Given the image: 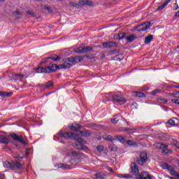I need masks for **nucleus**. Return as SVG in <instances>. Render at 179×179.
I'll return each mask as SVG.
<instances>
[{
	"instance_id": "e2e57ef3",
	"label": "nucleus",
	"mask_w": 179,
	"mask_h": 179,
	"mask_svg": "<svg viewBox=\"0 0 179 179\" xmlns=\"http://www.w3.org/2000/svg\"><path fill=\"white\" fill-rule=\"evenodd\" d=\"M175 87H176L177 89H179V85L175 86Z\"/></svg>"
},
{
	"instance_id": "58836bf2",
	"label": "nucleus",
	"mask_w": 179,
	"mask_h": 179,
	"mask_svg": "<svg viewBox=\"0 0 179 179\" xmlns=\"http://www.w3.org/2000/svg\"><path fill=\"white\" fill-rule=\"evenodd\" d=\"M159 92H160V90H155L151 92V94H152V96H155V94H157V93H159Z\"/></svg>"
},
{
	"instance_id": "f8f14e48",
	"label": "nucleus",
	"mask_w": 179,
	"mask_h": 179,
	"mask_svg": "<svg viewBox=\"0 0 179 179\" xmlns=\"http://www.w3.org/2000/svg\"><path fill=\"white\" fill-rule=\"evenodd\" d=\"M136 178L137 179H152V176L148 172H142L140 174L136 175Z\"/></svg>"
},
{
	"instance_id": "bf43d9fd",
	"label": "nucleus",
	"mask_w": 179,
	"mask_h": 179,
	"mask_svg": "<svg viewBox=\"0 0 179 179\" xmlns=\"http://www.w3.org/2000/svg\"><path fill=\"white\" fill-rule=\"evenodd\" d=\"M98 141H101V136L98 137Z\"/></svg>"
},
{
	"instance_id": "b1692460",
	"label": "nucleus",
	"mask_w": 179,
	"mask_h": 179,
	"mask_svg": "<svg viewBox=\"0 0 179 179\" xmlns=\"http://www.w3.org/2000/svg\"><path fill=\"white\" fill-rule=\"evenodd\" d=\"M126 40L127 41H128V43H132V41L136 40V36L131 35L129 36L126 37Z\"/></svg>"
},
{
	"instance_id": "4468645a",
	"label": "nucleus",
	"mask_w": 179,
	"mask_h": 179,
	"mask_svg": "<svg viewBox=\"0 0 179 179\" xmlns=\"http://www.w3.org/2000/svg\"><path fill=\"white\" fill-rule=\"evenodd\" d=\"M103 47L104 48H114L117 47V43L113 41L106 42L103 43Z\"/></svg>"
},
{
	"instance_id": "49530a36",
	"label": "nucleus",
	"mask_w": 179,
	"mask_h": 179,
	"mask_svg": "<svg viewBox=\"0 0 179 179\" xmlns=\"http://www.w3.org/2000/svg\"><path fill=\"white\" fill-rule=\"evenodd\" d=\"M27 15H30L31 16H33V15H34V13H33V11L31 10H28L27 11Z\"/></svg>"
},
{
	"instance_id": "09e8293b",
	"label": "nucleus",
	"mask_w": 179,
	"mask_h": 179,
	"mask_svg": "<svg viewBox=\"0 0 179 179\" xmlns=\"http://www.w3.org/2000/svg\"><path fill=\"white\" fill-rule=\"evenodd\" d=\"M122 58H123V57H122L121 58H120V57H118V56H116V57H115V61H122Z\"/></svg>"
},
{
	"instance_id": "412c9836",
	"label": "nucleus",
	"mask_w": 179,
	"mask_h": 179,
	"mask_svg": "<svg viewBox=\"0 0 179 179\" xmlns=\"http://www.w3.org/2000/svg\"><path fill=\"white\" fill-rule=\"evenodd\" d=\"M23 78H24V75L23 74H13V78L14 79V80H20V79H23Z\"/></svg>"
},
{
	"instance_id": "bb28decb",
	"label": "nucleus",
	"mask_w": 179,
	"mask_h": 179,
	"mask_svg": "<svg viewBox=\"0 0 179 179\" xmlns=\"http://www.w3.org/2000/svg\"><path fill=\"white\" fill-rule=\"evenodd\" d=\"M0 142L1 143H5L6 145H8V143H9V139H8L6 136H1L0 137Z\"/></svg>"
},
{
	"instance_id": "6ab92c4d",
	"label": "nucleus",
	"mask_w": 179,
	"mask_h": 179,
	"mask_svg": "<svg viewBox=\"0 0 179 179\" xmlns=\"http://www.w3.org/2000/svg\"><path fill=\"white\" fill-rule=\"evenodd\" d=\"M171 2V0H166L162 5L159 6L157 8V11L163 10V9H164V8H166V6H167Z\"/></svg>"
},
{
	"instance_id": "473e14b6",
	"label": "nucleus",
	"mask_w": 179,
	"mask_h": 179,
	"mask_svg": "<svg viewBox=\"0 0 179 179\" xmlns=\"http://www.w3.org/2000/svg\"><path fill=\"white\" fill-rule=\"evenodd\" d=\"M157 101L158 103H163L164 104H166V103H167V99H164V98H157Z\"/></svg>"
},
{
	"instance_id": "0e129e2a",
	"label": "nucleus",
	"mask_w": 179,
	"mask_h": 179,
	"mask_svg": "<svg viewBox=\"0 0 179 179\" xmlns=\"http://www.w3.org/2000/svg\"><path fill=\"white\" fill-rule=\"evenodd\" d=\"M35 1H42V0H35Z\"/></svg>"
},
{
	"instance_id": "dca6fc26",
	"label": "nucleus",
	"mask_w": 179,
	"mask_h": 179,
	"mask_svg": "<svg viewBox=\"0 0 179 179\" xmlns=\"http://www.w3.org/2000/svg\"><path fill=\"white\" fill-rule=\"evenodd\" d=\"M131 169L132 174H138V173H139V168H138V165H136V163H131Z\"/></svg>"
},
{
	"instance_id": "680f3d73",
	"label": "nucleus",
	"mask_w": 179,
	"mask_h": 179,
	"mask_svg": "<svg viewBox=\"0 0 179 179\" xmlns=\"http://www.w3.org/2000/svg\"><path fill=\"white\" fill-rule=\"evenodd\" d=\"M0 2H5V0H0Z\"/></svg>"
},
{
	"instance_id": "4c0bfd02",
	"label": "nucleus",
	"mask_w": 179,
	"mask_h": 179,
	"mask_svg": "<svg viewBox=\"0 0 179 179\" xmlns=\"http://www.w3.org/2000/svg\"><path fill=\"white\" fill-rule=\"evenodd\" d=\"M110 149L113 152H117V150H118V148H117L115 145H110Z\"/></svg>"
},
{
	"instance_id": "69168bd1",
	"label": "nucleus",
	"mask_w": 179,
	"mask_h": 179,
	"mask_svg": "<svg viewBox=\"0 0 179 179\" xmlns=\"http://www.w3.org/2000/svg\"><path fill=\"white\" fill-rule=\"evenodd\" d=\"M59 1H62L63 0H59Z\"/></svg>"
},
{
	"instance_id": "f257e3e1",
	"label": "nucleus",
	"mask_w": 179,
	"mask_h": 179,
	"mask_svg": "<svg viewBox=\"0 0 179 179\" xmlns=\"http://www.w3.org/2000/svg\"><path fill=\"white\" fill-rule=\"evenodd\" d=\"M82 59H83L81 57H69L64 59L62 64H52V66H50L52 69V72L55 71L57 69H68L69 67L75 65L78 61V62H80Z\"/></svg>"
},
{
	"instance_id": "a18cd8bd",
	"label": "nucleus",
	"mask_w": 179,
	"mask_h": 179,
	"mask_svg": "<svg viewBox=\"0 0 179 179\" xmlns=\"http://www.w3.org/2000/svg\"><path fill=\"white\" fill-rule=\"evenodd\" d=\"M113 38L115 40H120V35H119V34L114 35Z\"/></svg>"
},
{
	"instance_id": "1a4fd4ad",
	"label": "nucleus",
	"mask_w": 179,
	"mask_h": 179,
	"mask_svg": "<svg viewBox=\"0 0 179 179\" xmlns=\"http://www.w3.org/2000/svg\"><path fill=\"white\" fill-rule=\"evenodd\" d=\"M93 50L90 46H80L74 50L75 52L78 54H86V52H90Z\"/></svg>"
},
{
	"instance_id": "2f4dec72",
	"label": "nucleus",
	"mask_w": 179,
	"mask_h": 179,
	"mask_svg": "<svg viewBox=\"0 0 179 179\" xmlns=\"http://www.w3.org/2000/svg\"><path fill=\"white\" fill-rule=\"evenodd\" d=\"M171 142L172 145H173V146H176V148H178V149H179V142L178 141H177L174 138H172L171 140Z\"/></svg>"
},
{
	"instance_id": "052dcab7",
	"label": "nucleus",
	"mask_w": 179,
	"mask_h": 179,
	"mask_svg": "<svg viewBox=\"0 0 179 179\" xmlns=\"http://www.w3.org/2000/svg\"><path fill=\"white\" fill-rule=\"evenodd\" d=\"M176 177L179 179V174L178 173L176 175Z\"/></svg>"
},
{
	"instance_id": "f3484780",
	"label": "nucleus",
	"mask_w": 179,
	"mask_h": 179,
	"mask_svg": "<svg viewBox=\"0 0 179 179\" xmlns=\"http://www.w3.org/2000/svg\"><path fill=\"white\" fill-rule=\"evenodd\" d=\"M78 132L80 133L79 136L89 137L92 135V132L90 131V130L81 131Z\"/></svg>"
},
{
	"instance_id": "7ed1b4c3",
	"label": "nucleus",
	"mask_w": 179,
	"mask_h": 179,
	"mask_svg": "<svg viewBox=\"0 0 179 179\" xmlns=\"http://www.w3.org/2000/svg\"><path fill=\"white\" fill-rule=\"evenodd\" d=\"M112 101L116 106H122V104L127 103V99L121 96V95L115 94L112 95Z\"/></svg>"
},
{
	"instance_id": "4be33fe9",
	"label": "nucleus",
	"mask_w": 179,
	"mask_h": 179,
	"mask_svg": "<svg viewBox=\"0 0 179 179\" xmlns=\"http://www.w3.org/2000/svg\"><path fill=\"white\" fill-rule=\"evenodd\" d=\"M152 40H153V35H149L145 37L144 43L145 44H150V43H152Z\"/></svg>"
},
{
	"instance_id": "c03bdc74",
	"label": "nucleus",
	"mask_w": 179,
	"mask_h": 179,
	"mask_svg": "<svg viewBox=\"0 0 179 179\" xmlns=\"http://www.w3.org/2000/svg\"><path fill=\"white\" fill-rule=\"evenodd\" d=\"M94 179H103V177L100 176V174L96 173L95 174V178Z\"/></svg>"
},
{
	"instance_id": "8fccbe9b",
	"label": "nucleus",
	"mask_w": 179,
	"mask_h": 179,
	"mask_svg": "<svg viewBox=\"0 0 179 179\" xmlns=\"http://www.w3.org/2000/svg\"><path fill=\"white\" fill-rule=\"evenodd\" d=\"M107 169L110 171V173H114V170H113L110 166H108Z\"/></svg>"
},
{
	"instance_id": "5701e85b",
	"label": "nucleus",
	"mask_w": 179,
	"mask_h": 179,
	"mask_svg": "<svg viewBox=\"0 0 179 179\" xmlns=\"http://www.w3.org/2000/svg\"><path fill=\"white\" fill-rule=\"evenodd\" d=\"M12 94H13V92H0V96L1 97H10Z\"/></svg>"
},
{
	"instance_id": "ddd939ff",
	"label": "nucleus",
	"mask_w": 179,
	"mask_h": 179,
	"mask_svg": "<svg viewBox=\"0 0 179 179\" xmlns=\"http://www.w3.org/2000/svg\"><path fill=\"white\" fill-rule=\"evenodd\" d=\"M80 128H82V127L80 124H73L70 127V129L76 131L73 134H75L76 136H79V134H80L79 132H80L79 129H80Z\"/></svg>"
},
{
	"instance_id": "de8ad7c7",
	"label": "nucleus",
	"mask_w": 179,
	"mask_h": 179,
	"mask_svg": "<svg viewBox=\"0 0 179 179\" xmlns=\"http://www.w3.org/2000/svg\"><path fill=\"white\" fill-rule=\"evenodd\" d=\"M124 131V132H129V131H134V129L125 128Z\"/></svg>"
},
{
	"instance_id": "9d476101",
	"label": "nucleus",
	"mask_w": 179,
	"mask_h": 179,
	"mask_svg": "<svg viewBox=\"0 0 179 179\" xmlns=\"http://www.w3.org/2000/svg\"><path fill=\"white\" fill-rule=\"evenodd\" d=\"M152 25V23L147 22H144L136 27V30L138 31V33H141V31H146V30H148V29L150 28V26Z\"/></svg>"
},
{
	"instance_id": "7c9ffc66",
	"label": "nucleus",
	"mask_w": 179,
	"mask_h": 179,
	"mask_svg": "<svg viewBox=\"0 0 179 179\" xmlns=\"http://www.w3.org/2000/svg\"><path fill=\"white\" fill-rule=\"evenodd\" d=\"M118 177L120 178H132V176L128 173L126 174H119Z\"/></svg>"
},
{
	"instance_id": "2eb2a0df",
	"label": "nucleus",
	"mask_w": 179,
	"mask_h": 179,
	"mask_svg": "<svg viewBox=\"0 0 179 179\" xmlns=\"http://www.w3.org/2000/svg\"><path fill=\"white\" fill-rule=\"evenodd\" d=\"M79 5H81L82 6H93L94 3L92 1H83V0H80L79 1Z\"/></svg>"
},
{
	"instance_id": "a19ab883",
	"label": "nucleus",
	"mask_w": 179,
	"mask_h": 179,
	"mask_svg": "<svg viewBox=\"0 0 179 179\" xmlns=\"http://www.w3.org/2000/svg\"><path fill=\"white\" fill-rule=\"evenodd\" d=\"M111 122H113V124H117V122H118V119L117 117H114L111 119Z\"/></svg>"
},
{
	"instance_id": "c9c22d12",
	"label": "nucleus",
	"mask_w": 179,
	"mask_h": 179,
	"mask_svg": "<svg viewBox=\"0 0 179 179\" xmlns=\"http://www.w3.org/2000/svg\"><path fill=\"white\" fill-rule=\"evenodd\" d=\"M96 150H98V152H103L104 150V146H103V145H98L96 147Z\"/></svg>"
},
{
	"instance_id": "3c124183",
	"label": "nucleus",
	"mask_w": 179,
	"mask_h": 179,
	"mask_svg": "<svg viewBox=\"0 0 179 179\" xmlns=\"http://www.w3.org/2000/svg\"><path fill=\"white\" fill-rule=\"evenodd\" d=\"M71 155H72L73 156H77V155H78V152H76V151H72V152H71Z\"/></svg>"
},
{
	"instance_id": "aec40b11",
	"label": "nucleus",
	"mask_w": 179,
	"mask_h": 179,
	"mask_svg": "<svg viewBox=\"0 0 179 179\" xmlns=\"http://www.w3.org/2000/svg\"><path fill=\"white\" fill-rule=\"evenodd\" d=\"M178 122L179 121L177 118H173L168 121V124H169V125H173V127H177V125H178Z\"/></svg>"
},
{
	"instance_id": "37998d69",
	"label": "nucleus",
	"mask_w": 179,
	"mask_h": 179,
	"mask_svg": "<svg viewBox=\"0 0 179 179\" xmlns=\"http://www.w3.org/2000/svg\"><path fill=\"white\" fill-rule=\"evenodd\" d=\"M171 101L174 104H178V106H179V99H172Z\"/></svg>"
},
{
	"instance_id": "864d4df0",
	"label": "nucleus",
	"mask_w": 179,
	"mask_h": 179,
	"mask_svg": "<svg viewBox=\"0 0 179 179\" xmlns=\"http://www.w3.org/2000/svg\"><path fill=\"white\" fill-rule=\"evenodd\" d=\"M15 15H22L19 10L15 12Z\"/></svg>"
},
{
	"instance_id": "cd10ccee",
	"label": "nucleus",
	"mask_w": 179,
	"mask_h": 179,
	"mask_svg": "<svg viewBox=\"0 0 179 179\" xmlns=\"http://www.w3.org/2000/svg\"><path fill=\"white\" fill-rule=\"evenodd\" d=\"M115 139L119 141L120 143H125V138L122 137V136H115Z\"/></svg>"
},
{
	"instance_id": "13d9d810",
	"label": "nucleus",
	"mask_w": 179,
	"mask_h": 179,
	"mask_svg": "<svg viewBox=\"0 0 179 179\" xmlns=\"http://www.w3.org/2000/svg\"><path fill=\"white\" fill-rule=\"evenodd\" d=\"M175 5H176V8H175V10H177V9H178V5H177V3H175Z\"/></svg>"
},
{
	"instance_id": "72a5a7b5",
	"label": "nucleus",
	"mask_w": 179,
	"mask_h": 179,
	"mask_svg": "<svg viewBox=\"0 0 179 179\" xmlns=\"http://www.w3.org/2000/svg\"><path fill=\"white\" fill-rule=\"evenodd\" d=\"M136 97H145V94L141 92H136Z\"/></svg>"
},
{
	"instance_id": "39448f33",
	"label": "nucleus",
	"mask_w": 179,
	"mask_h": 179,
	"mask_svg": "<svg viewBox=\"0 0 179 179\" xmlns=\"http://www.w3.org/2000/svg\"><path fill=\"white\" fill-rule=\"evenodd\" d=\"M135 160L140 166H143L148 160V154L145 152H142L140 153V159L139 158H136Z\"/></svg>"
},
{
	"instance_id": "a211bd4d",
	"label": "nucleus",
	"mask_w": 179,
	"mask_h": 179,
	"mask_svg": "<svg viewBox=\"0 0 179 179\" xmlns=\"http://www.w3.org/2000/svg\"><path fill=\"white\" fill-rule=\"evenodd\" d=\"M57 169H64V170H69L71 169V165L66 164H59L57 165Z\"/></svg>"
},
{
	"instance_id": "f03ea898",
	"label": "nucleus",
	"mask_w": 179,
	"mask_h": 179,
	"mask_svg": "<svg viewBox=\"0 0 179 179\" xmlns=\"http://www.w3.org/2000/svg\"><path fill=\"white\" fill-rule=\"evenodd\" d=\"M77 141V143L73 144V146L76 148V149H78V150H87V147L85 145H86V141L83 140L82 138H79V136H77V139H74Z\"/></svg>"
},
{
	"instance_id": "ea45409f",
	"label": "nucleus",
	"mask_w": 179,
	"mask_h": 179,
	"mask_svg": "<svg viewBox=\"0 0 179 179\" xmlns=\"http://www.w3.org/2000/svg\"><path fill=\"white\" fill-rule=\"evenodd\" d=\"M127 145H129L130 146H134L135 145V143L134 141L129 140L127 141Z\"/></svg>"
},
{
	"instance_id": "79ce46f5",
	"label": "nucleus",
	"mask_w": 179,
	"mask_h": 179,
	"mask_svg": "<svg viewBox=\"0 0 179 179\" xmlns=\"http://www.w3.org/2000/svg\"><path fill=\"white\" fill-rule=\"evenodd\" d=\"M173 96L174 97H176V99H179V91L175 92L173 93Z\"/></svg>"
},
{
	"instance_id": "393cba45",
	"label": "nucleus",
	"mask_w": 179,
	"mask_h": 179,
	"mask_svg": "<svg viewBox=\"0 0 179 179\" xmlns=\"http://www.w3.org/2000/svg\"><path fill=\"white\" fill-rule=\"evenodd\" d=\"M43 73H51L52 69L51 66L43 67Z\"/></svg>"
},
{
	"instance_id": "c756f323",
	"label": "nucleus",
	"mask_w": 179,
	"mask_h": 179,
	"mask_svg": "<svg viewBox=\"0 0 179 179\" xmlns=\"http://www.w3.org/2000/svg\"><path fill=\"white\" fill-rule=\"evenodd\" d=\"M44 86L45 89H50V87H52V86H54V83H52V81H48L44 85Z\"/></svg>"
},
{
	"instance_id": "f704fd0d",
	"label": "nucleus",
	"mask_w": 179,
	"mask_h": 179,
	"mask_svg": "<svg viewBox=\"0 0 179 179\" xmlns=\"http://www.w3.org/2000/svg\"><path fill=\"white\" fill-rule=\"evenodd\" d=\"M126 36H127V33H120L119 34L120 40H122V39L125 38Z\"/></svg>"
},
{
	"instance_id": "20e7f679",
	"label": "nucleus",
	"mask_w": 179,
	"mask_h": 179,
	"mask_svg": "<svg viewBox=\"0 0 179 179\" xmlns=\"http://www.w3.org/2000/svg\"><path fill=\"white\" fill-rule=\"evenodd\" d=\"M4 167H7V169H10L11 170H22V164L17 162L13 163L6 162L4 163Z\"/></svg>"
},
{
	"instance_id": "603ef678",
	"label": "nucleus",
	"mask_w": 179,
	"mask_h": 179,
	"mask_svg": "<svg viewBox=\"0 0 179 179\" xmlns=\"http://www.w3.org/2000/svg\"><path fill=\"white\" fill-rule=\"evenodd\" d=\"M176 17H179V10L175 14Z\"/></svg>"
},
{
	"instance_id": "4d7b16f0",
	"label": "nucleus",
	"mask_w": 179,
	"mask_h": 179,
	"mask_svg": "<svg viewBox=\"0 0 179 179\" xmlns=\"http://www.w3.org/2000/svg\"><path fill=\"white\" fill-rule=\"evenodd\" d=\"M1 179H5V175H0Z\"/></svg>"
},
{
	"instance_id": "6e6552de",
	"label": "nucleus",
	"mask_w": 179,
	"mask_h": 179,
	"mask_svg": "<svg viewBox=\"0 0 179 179\" xmlns=\"http://www.w3.org/2000/svg\"><path fill=\"white\" fill-rule=\"evenodd\" d=\"M161 167L164 170H169L171 176H175V177H176V176L178 174V173H177V171H176V169H174V167H173V166H171L169 164L164 163L161 165Z\"/></svg>"
},
{
	"instance_id": "e433bc0d",
	"label": "nucleus",
	"mask_w": 179,
	"mask_h": 179,
	"mask_svg": "<svg viewBox=\"0 0 179 179\" xmlns=\"http://www.w3.org/2000/svg\"><path fill=\"white\" fill-rule=\"evenodd\" d=\"M36 73H43V67H38V68L36 69Z\"/></svg>"
},
{
	"instance_id": "9b49d317",
	"label": "nucleus",
	"mask_w": 179,
	"mask_h": 179,
	"mask_svg": "<svg viewBox=\"0 0 179 179\" xmlns=\"http://www.w3.org/2000/svg\"><path fill=\"white\" fill-rule=\"evenodd\" d=\"M157 145H158L157 148L159 149H162V148H164V150L162 151V152L164 153V155H170V153H173V150L171 149L167 150V148H169V145H164V144H160V143H158Z\"/></svg>"
},
{
	"instance_id": "423d86ee",
	"label": "nucleus",
	"mask_w": 179,
	"mask_h": 179,
	"mask_svg": "<svg viewBox=\"0 0 179 179\" xmlns=\"http://www.w3.org/2000/svg\"><path fill=\"white\" fill-rule=\"evenodd\" d=\"M59 138H64V139H78V136L71 132H59Z\"/></svg>"
},
{
	"instance_id": "c85d7f7f",
	"label": "nucleus",
	"mask_w": 179,
	"mask_h": 179,
	"mask_svg": "<svg viewBox=\"0 0 179 179\" xmlns=\"http://www.w3.org/2000/svg\"><path fill=\"white\" fill-rule=\"evenodd\" d=\"M46 59H52V61H59L61 59V57L59 56L55 55L53 56L47 57Z\"/></svg>"
},
{
	"instance_id": "6e6d98bb",
	"label": "nucleus",
	"mask_w": 179,
	"mask_h": 179,
	"mask_svg": "<svg viewBox=\"0 0 179 179\" xmlns=\"http://www.w3.org/2000/svg\"><path fill=\"white\" fill-rule=\"evenodd\" d=\"M45 9H46L47 10H50L51 8L48 6H45Z\"/></svg>"
},
{
	"instance_id": "0eeeda50",
	"label": "nucleus",
	"mask_w": 179,
	"mask_h": 179,
	"mask_svg": "<svg viewBox=\"0 0 179 179\" xmlns=\"http://www.w3.org/2000/svg\"><path fill=\"white\" fill-rule=\"evenodd\" d=\"M10 136L13 141H15V142H18L19 143H21V145H23L24 146H26L27 145V142L24 140V138H23V136H17L16 134H10Z\"/></svg>"
},
{
	"instance_id": "a878e982",
	"label": "nucleus",
	"mask_w": 179,
	"mask_h": 179,
	"mask_svg": "<svg viewBox=\"0 0 179 179\" xmlns=\"http://www.w3.org/2000/svg\"><path fill=\"white\" fill-rule=\"evenodd\" d=\"M103 138L105 141H108V142H114V141H115V139L110 135L103 136Z\"/></svg>"
},
{
	"instance_id": "5fc2aeb1",
	"label": "nucleus",
	"mask_w": 179,
	"mask_h": 179,
	"mask_svg": "<svg viewBox=\"0 0 179 179\" xmlns=\"http://www.w3.org/2000/svg\"><path fill=\"white\" fill-rule=\"evenodd\" d=\"M70 5H72L73 6H76V5H78V4H76L75 3L70 2Z\"/></svg>"
}]
</instances>
